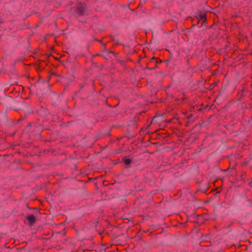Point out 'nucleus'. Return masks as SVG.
<instances>
[{"label":"nucleus","mask_w":252,"mask_h":252,"mask_svg":"<svg viewBox=\"0 0 252 252\" xmlns=\"http://www.w3.org/2000/svg\"><path fill=\"white\" fill-rule=\"evenodd\" d=\"M161 60H158V59L155 57H153L150 59V62L147 64V68L149 70L154 69L157 67L158 63H161Z\"/></svg>","instance_id":"f257e3e1"},{"label":"nucleus","mask_w":252,"mask_h":252,"mask_svg":"<svg viewBox=\"0 0 252 252\" xmlns=\"http://www.w3.org/2000/svg\"><path fill=\"white\" fill-rule=\"evenodd\" d=\"M86 8V4H83L81 2H78L76 8V12L78 15L82 16L85 14Z\"/></svg>","instance_id":"f03ea898"},{"label":"nucleus","mask_w":252,"mask_h":252,"mask_svg":"<svg viewBox=\"0 0 252 252\" xmlns=\"http://www.w3.org/2000/svg\"><path fill=\"white\" fill-rule=\"evenodd\" d=\"M27 220L30 225H32L36 221L35 218L33 215H30L27 217Z\"/></svg>","instance_id":"7ed1b4c3"},{"label":"nucleus","mask_w":252,"mask_h":252,"mask_svg":"<svg viewBox=\"0 0 252 252\" xmlns=\"http://www.w3.org/2000/svg\"><path fill=\"white\" fill-rule=\"evenodd\" d=\"M197 19L198 20H204L203 23L206 22V16L205 14H199L197 17Z\"/></svg>","instance_id":"20e7f679"},{"label":"nucleus","mask_w":252,"mask_h":252,"mask_svg":"<svg viewBox=\"0 0 252 252\" xmlns=\"http://www.w3.org/2000/svg\"><path fill=\"white\" fill-rule=\"evenodd\" d=\"M124 163L126 165H129L131 163V160L129 158H125L123 159Z\"/></svg>","instance_id":"39448f33"},{"label":"nucleus","mask_w":252,"mask_h":252,"mask_svg":"<svg viewBox=\"0 0 252 252\" xmlns=\"http://www.w3.org/2000/svg\"><path fill=\"white\" fill-rule=\"evenodd\" d=\"M101 45L102 46V47H103V51L105 52L106 49V44L104 43H102Z\"/></svg>","instance_id":"423d86ee"},{"label":"nucleus","mask_w":252,"mask_h":252,"mask_svg":"<svg viewBox=\"0 0 252 252\" xmlns=\"http://www.w3.org/2000/svg\"><path fill=\"white\" fill-rule=\"evenodd\" d=\"M32 126V124L31 123H29L26 126L27 128H31Z\"/></svg>","instance_id":"0eeeda50"},{"label":"nucleus","mask_w":252,"mask_h":252,"mask_svg":"<svg viewBox=\"0 0 252 252\" xmlns=\"http://www.w3.org/2000/svg\"><path fill=\"white\" fill-rule=\"evenodd\" d=\"M173 119H177L178 120L179 119V117H178V115L176 114L174 115V117H173L172 118Z\"/></svg>","instance_id":"6e6552de"},{"label":"nucleus","mask_w":252,"mask_h":252,"mask_svg":"<svg viewBox=\"0 0 252 252\" xmlns=\"http://www.w3.org/2000/svg\"><path fill=\"white\" fill-rule=\"evenodd\" d=\"M173 120V119L172 118V119H169V120H167L166 122H167V123H171V122H172Z\"/></svg>","instance_id":"1a4fd4ad"},{"label":"nucleus","mask_w":252,"mask_h":252,"mask_svg":"<svg viewBox=\"0 0 252 252\" xmlns=\"http://www.w3.org/2000/svg\"><path fill=\"white\" fill-rule=\"evenodd\" d=\"M97 41H98V42H99V43H101V44H102V43H103V42H102V40H97Z\"/></svg>","instance_id":"9d476101"},{"label":"nucleus","mask_w":252,"mask_h":252,"mask_svg":"<svg viewBox=\"0 0 252 252\" xmlns=\"http://www.w3.org/2000/svg\"><path fill=\"white\" fill-rule=\"evenodd\" d=\"M249 185L250 187H252V181L250 182L249 183Z\"/></svg>","instance_id":"9b49d317"},{"label":"nucleus","mask_w":252,"mask_h":252,"mask_svg":"<svg viewBox=\"0 0 252 252\" xmlns=\"http://www.w3.org/2000/svg\"><path fill=\"white\" fill-rule=\"evenodd\" d=\"M191 116H192V115H190L189 116L187 117V118H188V119H190V118H191Z\"/></svg>","instance_id":"f8f14e48"},{"label":"nucleus","mask_w":252,"mask_h":252,"mask_svg":"<svg viewBox=\"0 0 252 252\" xmlns=\"http://www.w3.org/2000/svg\"><path fill=\"white\" fill-rule=\"evenodd\" d=\"M229 170V168L224 170V172H227Z\"/></svg>","instance_id":"ddd939ff"},{"label":"nucleus","mask_w":252,"mask_h":252,"mask_svg":"<svg viewBox=\"0 0 252 252\" xmlns=\"http://www.w3.org/2000/svg\"><path fill=\"white\" fill-rule=\"evenodd\" d=\"M109 53L114 54V53L112 51H109Z\"/></svg>","instance_id":"4468645a"},{"label":"nucleus","mask_w":252,"mask_h":252,"mask_svg":"<svg viewBox=\"0 0 252 252\" xmlns=\"http://www.w3.org/2000/svg\"><path fill=\"white\" fill-rule=\"evenodd\" d=\"M3 23V21H2L0 20V23Z\"/></svg>","instance_id":"2eb2a0df"},{"label":"nucleus","mask_w":252,"mask_h":252,"mask_svg":"<svg viewBox=\"0 0 252 252\" xmlns=\"http://www.w3.org/2000/svg\"><path fill=\"white\" fill-rule=\"evenodd\" d=\"M94 40L97 41V40L96 38H94Z\"/></svg>","instance_id":"dca6fc26"},{"label":"nucleus","mask_w":252,"mask_h":252,"mask_svg":"<svg viewBox=\"0 0 252 252\" xmlns=\"http://www.w3.org/2000/svg\"><path fill=\"white\" fill-rule=\"evenodd\" d=\"M96 56H100V54H97Z\"/></svg>","instance_id":"f3484780"}]
</instances>
